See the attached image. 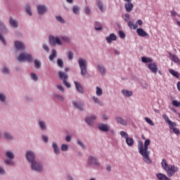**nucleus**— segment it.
<instances>
[{
	"mask_svg": "<svg viewBox=\"0 0 180 180\" xmlns=\"http://www.w3.org/2000/svg\"><path fill=\"white\" fill-rule=\"evenodd\" d=\"M124 7L127 12H131V11H133V8H134V5H133L131 1H130L129 3H126Z\"/></svg>",
	"mask_w": 180,
	"mask_h": 180,
	"instance_id": "dca6fc26",
	"label": "nucleus"
},
{
	"mask_svg": "<svg viewBox=\"0 0 180 180\" xmlns=\"http://www.w3.org/2000/svg\"><path fill=\"white\" fill-rule=\"evenodd\" d=\"M5 139H7V140H12L13 137L12 135H11L9 133L6 132L4 134Z\"/></svg>",
	"mask_w": 180,
	"mask_h": 180,
	"instance_id": "58836bf2",
	"label": "nucleus"
},
{
	"mask_svg": "<svg viewBox=\"0 0 180 180\" xmlns=\"http://www.w3.org/2000/svg\"><path fill=\"white\" fill-rule=\"evenodd\" d=\"M52 147L54 150L55 154H60V149L58 148V146H57V143H53Z\"/></svg>",
	"mask_w": 180,
	"mask_h": 180,
	"instance_id": "bb28decb",
	"label": "nucleus"
},
{
	"mask_svg": "<svg viewBox=\"0 0 180 180\" xmlns=\"http://www.w3.org/2000/svg\"><path fill=\"white\" fill-rule=\"evenodd\" d=\"M34 64H35L36 68H40V67H41V63H40V61L37 60H34Z\"/></svg>",
	"mask_w": 180,
	"mask_h": 180,
	"instance_id": "a19ab883",
	"label": "nucleus"
},
{
	"mask_svg": "<svg viewBox=\"0 0 180 180\" xmlns=\"http://www.w3.org/2000/svg\"><path fill=\"white\" fill-rule=\"evenodd\" d=\"M117 37L115 34H110L109 37H106L108 43H112V41H116Z\"/></svg>",
	"mask_w": 180,
	"mask_h": 180,
	"instance_id": "a211bd4d",
	"label": "nucleus"
},
{
	"mask_svg": "<svg viewBox=\"0 0 180 180\" xmlns=\"http://www.w3.org/2000/svg\"><path fill=\"white\" fill-rule=\"evenodd\" d=\"M88 162L89 164H91L92 165H99V163L98 162V160L96 158H94L92 156L89 158Z\"/></svg>",
	"mask_w": 180,
	"mask_h": 180,
	"instance_id": "f3484780",
	"label": "nucleus"
},
{
	"mask_svg": "<svg viewBox=\"0 0 180 180\" xmlns=\"http://www.w3.org/2000/svg\"><path fill=\"white\" fill-rule=\"evenodd\" d=\"M37 11L39 15H43L47 12V8L44 5H39L37 6Z\"/></svg>",
	"mask_w": 180,
	"mask_h": 180,
	"instance_id": "f8f14e48",
	"label": "nucleus"
},
{
	"mask_svg": "<svg viewBox=\"0 0 180 180\" xmlns=\"http://www.w3.org/2000/svg\"><path fill=\"white\" fill-rule=\"evenodd\" d=\"M170 129L173 130V132L174 133V134H179L180 133L179 129L178 128H174V127H172V129Z\"/></svg>",
	"mask_w": 180,
	"mask_h": 180,
	"instance_id": "c03bdc74",
	"label": "nucleus"
},
{
	"mask_svg": "<svg viewBox=\"0 0 180 180\" xmlns=\"http://www.w3.org/2000/svg\"><path fill=\"white\" fill-rule=\"evenodd\" d=\"M10 24L12 26V27H18V22L16 21V20H13V18L10 19Z\"/></svg>",
	"mask_w": 180,
	"mask_h": 180,
	"instance_id": "cd10ccee",
	"label": "nucleus"
},
{
	"mask_svg": "<svg viewBox=\"0 0 180 180\" xmlns=\"http://www.w3.org/2000/svg\"><path fill=\"white\" fill-rule=\"evenodd\" d=\"M169 58H171V60L173 61V63H175V64H180L179 58H178L176 55L169 53Z\"/></svg>",
	"mask_w": 180,
	"mask_h": 180,
	"instance_id": "9d476101",
	"label": "nucleus"
},
{
	"mask_svg": "<svg viewBox=\"0 0 180 180\" xmlns=\"http://www.w3.org/2000/svg\"><path fill=\"white\" fill-rule=\"evenodd\" d=\"M15 46L17 50H20V51L25 50V44H23L22 41H15Z\"/></svg>",
	"mask_w": 180,
	"mask_h": 180,
	"instance_id": "4468645a",
	"label": "nucleus"
},
{
	"mask_svg": "<svg viewBox=\"0 0 180 180\" xmlns=\"http://www.w3.org/2000/svg\"><path fill=\"white\" fill-rule=\"evenodd\" d=\"M100 11H101V12L103 11V4H102V2L101 1H98V4H97Z\"/></svg>",
	"mask_w": 180,
	"mask_h": 180,
	"instance_id": "09e8293b",
	"label": "nucleus"
},
{
	"mask_svg": "<svg viewBox=\"0 0 180 180\" xmlns=\"http://www.w3.org/2000/svg\"><path fill=\"white\" fill-rule=\"evenodd\" d=\"M26 158L27 161L31 164V168L33 171H37L40 172V171H43V166L40 165V163H37L34 161V153L32 151H27L26 154Z\"/></svg>",
	"mask_w": 180,
	"mask_h": 180,
	"instance_id": "f03ea898",
	"label": "nucleus"
},
{
	"mask_svg": "<svg viewBox=\"0 0 180 180\" xmlns=\"http://www.w3.org/2000/svg\"><path fill=\"white\" fill-rule=\"evenodd\" d=\"M94 27L96 30H102V25H101V22H96Z\"/></svg>",
	"mask_w": 180,
	"mask_h": 180,
	"instance_id": "473e14b6",
	"label": "nucleus"
},
{
	"mask_svg": "<svg viewBox=\"0 0 180 180\" xmlns=\"http://www.w3.org/2000/svg\"><path fill=\"white\" fill-rule=\"evenodd\" d=\"M39 126L42 130H46V124L43 121L39 122Z\"/></svg>",
	"mask_w": 180,
	"mask_h": 180,
	"instance_id": "4c0bfd02",
	"label": "nucleus"
},
{
	"mask_svg": "<svg viewBox=\"0 0 180 180\" xmlns=\"http://www.w3.org/2000/svg\"><path fill=\"white\" fill-rule=\"evenodd\" d=\"M128 26L129 27H130V29L134 30H136L138 27L137 24H134V22H133L132 21H129L128 22Z\"/></svg>",
	"mask_w": 180,
	"mask_h": 180,
	"instance_id": "2f4dec72",
	"label": "nucleus"
},
{
	"mask_svg": "<svg viewBox=\"0 0 180 180\" xmlns=\"http://www.w3.org/2000/svg\"><path fill=\"white\" fill-rule=\"evenodd\" d=\"M98 129L101 131H104L105 133H106V132H108L109 131L110 127L108 124H100L98 125Z\"/></svg>",
	"mask_w": 180,
	"mask_h": 180,
	"instance_id": "9b49d317",
	"label": "nucleus"
},
{
	"mask_svg": "<svg viewBox=\"0 0 180 180\" xmlns=\"http://www.w3.org/2000/svg\"><path fill=\"white\" fill-rule=\"evenodd\" d=\"M161 165L167 173V176L169 178H171V176H174L175 172H178V167L174 166V165H168V162L165 159H162Z\"/></svg>",
	"mask_w": 180,
	"mask_h": 180,
	"instance_id": "7ed1b4c3",
	"label": "nucleus"
},
{
	"mask_svg": "<svg viewBox=\"0 0 180 180\" xmlns=\"http://www.w3.org/2000/svg\"><path fill=\"white\" fill-rule=\"evenodd\" d=\"M126 143H127V146H129V147H131V146H133V144H134V139H133V138H130L128 136L126 139Z\"/></svg>",
	"mask_w": 180,
	"mask_h": 180,
	"instance_id": "4be33fe9",
	"label": "nucleus"
},
{
	"mask_svg": "<svg viewBox=\"0 0 180 180\" xmlns=\"http://www.w3.org/2000/svg\"><path fill=\"white\" fill-rule=\"evenodd\" d=\"M172 16H176L177 13H176V11H175L174 10H172L171 12H170Z\"/></svg>",
	"mask_w": 180,
	"mask_h": 180,
	"instance_id": "338daca9",
	"label": "nucleus"
},
{
	"mask_svg": "<svg viewBox=\"0 0 180 180\" xmlns=\"http://www.w3.org/2000/svg\"><path fill=\"white\" fill-rule=\"evenodd\" d=\"M2 72H4V74H9V69H8L7 68H4L2 70Z\"/></svg>",
	"mask_w": 180,
	"mask_h": 180,
	"instance_id": "4d7b16f0",
	"label": "nucleus"
},
{
	"mask_svg": "<svg viewBox=\"0 0 180 180\" xmlns=\"http://www.w3.org/2000/svg\"><path fill=\"white\" fill-rule=\"evenodd\" d=\"M6 157H7V158H9V160H13V158H15V155H13V153L11 151H8L6 153Z\"/></svg>",
	"mask_w": 180,
	"mask_h": 180,
	"instance_id": "c756f323",
	"label": "nucleus"
},
{
	"mask_svg": "<svg viewBox=\"0 0 180 180\" xmlns=\"http://www.w3.org/2000/svg\"><path fill=\"white\" fill-rule=\"evenodd\" d=\"M6 99V97H5V96L3 94H0V101H1V102H4Z\"/></svg>",
	"mask_w": 180,
	"mask_h": 180,
	"instance_id": "864d4df0",
	"label": "nucleus"
},
{
	"mask_svg": "<svg viewBox=\"0 0 180 180\" xmlns=\"http://www.w3.org/2000/svg\"><path fill=\"white\" fill-rule=\"evenodd\" d=\"M122 92L123 95H124L125 96H127L128 98H129V96H131L133 95L132 91H128L126 89H123Z\"/></svg>",
	"mask_w": 180,
	"mask_h": 180,
	"instance_id": "393cba45",
	"label": "nucleus"
},
{
	"mask_svg": "<svg viewBox=\"0 0 180 180\" xmlns=\"http://www.w3.org/2000/svg\"><path fill=\"white\" fill-rule=\"evenodd\" d=\"M120 136L121 137H123L125 139L129 137V134L124 131H122L120 132Z\"/></svg>",
	"mask_w": 180,
	"mask_h": 180,
	"instance_id": "f704fd0d",
	"label": "nucleus"
},
{
	"mask_svg": "<svg viewBox=\"0 0 180 180\" xmlns=\"http://www.w3.org/2000/svg\"><path fill=\"white\" fill-rule=\"evenodd\" d=\"M177 89L180 91V82H177Z\"/></svg>",
	"mask_w": 180,
	"mask_h": 180,
	"instance_id": "774afa93",
	"label": "nucleus"
},
{
	"mask_svg": "<svg viewBox=\"0 0 180 180\" xmlns=\"http://www.w3.org/2000/svg\"><path fill=\"white\" fill-rule=\"evenodd\" d=\"M43 49H44V50H45V51H47V53H49V51H50V49L49 48V46L46 44L43 45Z\"/></svg>",
	"mask_w": 180,
	"mask_h": 180,
	"instance_id": "5fc2aeb1",
	"label": "nucleus"
},
{
	"mask_svg": "<svg viewBox=\"0 0 180 180\" xmlns=\"http://www.w3.org/2000/svg\"><path fill=\"white\" fill-rule=\"evenodd\" d=\"M77 144H79V146H82V148H85V146L84 145V143L82 142H81V141L78 140Z\"/></svg>",
	"mask_w": 180,
	"mask_h": 180,
	"instance_id": "680f3d73",
	"label": "nucleus"
},
{
	"mask_svg": "<svg viewBox=\"0 0 180 180\" xmlns=\"http://www.w3.org/2000/svg\"><path fill=\"white\" fill-rule=\"evenodd\" d=\"M68 57L69 60H72V58H74V53L72 51H70Z\"/></svg>",
	"mask_w": 180,
	"mask_h": 180,
	"instance_id": "3c124183",
	"label": "nucleus"
},
{
	"mask_svg": "<svg viewBox=\"0 0 180 180\" xmlns=\"http://www.w3.org/2000/svg\"><path fill=\"white\" fill-rule=\"evenodd\" d=\"M73 12L75 13V15H77V13L79 12V8L77 6H73Z\"/></svg>",
	"mask_w": 180,
	"mask_h": 180,
	"instance_id": "37998d69",
	"label": "nucleus"
},
{
	"mask_svg": "<svg viewBox=\"0 0 180 180\" xmlns=\"http://www.w3.org/2000/svg\"><path fill=\"white\" fill-rule=\"evenodd\" d=\"M55 40H56V44H59V46H60L61 40L60 39V38L56 37V38H55Z\"/></svg>",
	"mask_w": 180,
	"mask_h": 180,
	"instance_id": "6e6d98bb",
	"label": "nucleus"
},
{
	"mask_svg": "<svg viewBox=\"0 0 180 180\" xmlns=\"http://www.w3.org/2000/svg\"><path fill=\"white\" fill-rule=\"evenodd\" d=\"M57 57V51L56 49L52 50L51 54L49 56L50 61H53L54 58Z\"/></svg>",
	"mask_w": 180,
	"mask_h": 180,
	"instance_id": "5701e85b",
	"label": "nucleus"
},
{
	"mask_svg": "<svg viewBox=\"0 0 180 180\" xmlns=\"http://www.w3.org/2000/svg\"><path fill=\"white\" fill-rule=\"evenodd\" d=\"M57 88H58V89H59V91H61L62 92H64V87H63V86L58 85Z\"/></svg>",
	"mask_w": 180,
	"mask_h": 180,
	"instance_id": "e2e57ef3",
	"label": "nucleus"
},
{
	"mask_svg": "<svg viewBox=\"0 0 180 180\" xmlns=\"http://www.w3.org/2000/svg\"><path fill=\"white\" fill-rule=\"evenodd\" d=\"M115 120L117 123H120V124H122V126H127V121L120 117H116Z\"/></svg>",
	"mask_w": 180,
	"mask_h": 180,
	"instance_id": "6ab92c4d",
	"label": "nucleus"
},
{
	"mask_svg": "<svg viewBox=\"0 0 180 180\" xmlns=\"http://www.w3.org/2000/svg\"><path fill=\"white\" fill-rule=\"evenodd\" d=\"M0 40H1V41L6 44V41H5V38L0 34Z\"/></svg>",
	"mask_w": 180,
	"mask_h": 180,
	"instance_id": "0e129e2a",
	"label": "nucleus"
},
{
	"mask_svg": "<svg viewBox=\"0 0 180 180\" xmlns=\"http://www.w3.org/2000/svg\"><path fill=\"white\" fill-rule=\"evenodd\" d=\"M96 94L97 96H102L103 94V91L101 89V87L96 86Z\"/></svg>",
	"mask_w": 180,
	"mask_h": 180,
	"instance_id": "c85d7f7f",
	"label": "nucleus"
},
{
	"mask_svg": "<svg viewBox=\"0 0 180 180\" xmlns=\"http://www.w3.org/2000/svg\"><path fill=\"white\" fill-rule=\"evenodd\" d=\"M58 76L60 79H62L63 81V84L67 86V88H71V84L67 82V79H68V75L65 74L63 72H58Z\"/></svg>",
	"mask_w": 180,
	"mask_h": 180,
	"instance_id": "423d86ee",
	"label": "nucleus"
},
{
	"mask_svg": "<svg viewBox=\"0 0 180 180\" xmlns=\"http://www.w3.org/2000/svg\"><path fill=\"white\" fill-rule=\"evenodd\" d=\"M56 20L60 23H65V21L63 20V17L61 16H56Z\"/></svg>",
	"mask_w": 180,
	"mask_h": 180,
	"instance_id": "49530a36",
	"label": "nucleus"
},
{
	"mask_svg": "<svg viewBox=\"0 0 180 180\" xmlns=\"http://www.w3.org/2000/svg\"><path fill=\"white\" fill-rule=\"evenodd\" d=\"M169 73L173 75V77H175L176 78H179V73L174 70H169Z\"/></svg>",
	"mask_w": 180,
	"mask_h": 180,
	"instance_id": "7c9ffc66",
	"label": "nucleus"
},
{
	"mask_svg": "<svg viewBox=\"0 0 180 180\" xmlns=\"http://www.w3.org/2000/svg\"><path fill=\"white\" fill-rule=\"evenodd\" d=\"M18 61H28V63H33V58L28 53H22L18 57Z\"/></svg>",
	"mask_w": 180,
	"mask_h": 180,
	"instance_id": "20e7f679",
	"label": "nucleus"
},
{
	"mask_svg": "<svg viewBox=\"0 0 180 180\" xmlns=\"http://www.w3.org/2000/svg\"><path fill=\"white\" fill-rule=\"evenodd\" d=\"M75 85L77 92H79V94H84V89L82 88L81 84L78 83L77 82H75Z\"/></svg>",
	"mask_w": 180,
	"mask_h": 180,
	"instance_id": "aec40b11",
	"label": "nucleus"
},
{
	"mask_svg": "<svg viewBox=\"0 0 180 180\" xmlns=\"http://www.w3.org/2000/svg\"><path fill=\"white\" fill-rule=\"evenodd\" d=\"M98 70L102 75H105V74H106V70H105V68H103V66L98 65Z\"/></svg>",
	"mask_w": 180,
	"mask_h": 180,
	"instance_id": "a878e982",
	"label": "nucleus"
},
{
	"mask_svg": "<svg viewBox=\"0 0 180 180\" xmlns=\"http://www.w3.org/2000/svg\"><path fill=\"white\" fill-rule=\"evenodd\" d=\"M141 61L142 63H153V58H148V57H146V56H143L141 58Z\"/></svg>",
	"mask_w": 180,
	"mask_h": 180,
	"instance_id": "b1692460",
	"label": "nucleus"
},
{
	"mask_svg": "<svg viewBox=\"0 0 180 180\" xmlns=\"http://www.w3.org/2000/svg\"><path fill=\"white\" fill-rule=\"evenodd\" d=\"M42 140H44V141L45 143H48L49 142V138L44 135L42 136Z\"/></svg>",
	"mask_w": 180,
	"mask_h": 180,
	"instance_id": "052dcab7",
	"label": "nucleus"
},
{
	"mask_svg": "<svg viewBox=\"0 0 180 180\" xmlns=\"http://www.w3.org/2000/svg\"><path fill=\"white\" fill-rule=\"evenodd\" d=\"M31 78L33 81H37L38 79L37 75L34 73H31Z\"/></svg>",
	"mask_w": 180,
	"mask_h": 180,
	"instance_id": "de8ad7c7",
	"label": "nucleus"
},
{
	"mask_svg": "<svg viewBox=\"0 0 180 180\" xmlns=\"http://www.w3.org/2000/svg\"><path fill=\"white\" fill-rule=\"evenodd\" d=\"M79 67L81 70V75H86L88 70H86V60L83 58L79 59Z\"/></svg>",
	"mask_w": 180,
	"mask_h": 180,
	"instance_id": "39448f33",
	"label": "nucleus"
},
{
	"mask_svg": "<svg viewBox=\"0 0 180 180\" xmlns=\"http://www.w3.org/2000/svg\"><path fill=\"white\" fill-rule=\"evenodd\" d=\"M173 106H175L176 108H179L180 106V102L179 101H176V100H174L172 102Z\"/></svg>",
	"mask_w": 180,
	"mask_h": 180,
	"instance_id": "c9c22d12",
	"label": "nucleus"
},
{
	"mask_svg": "<svg viewBox=\"0 0 180 180\" xmlns=\"http://www.w3.org/2000/svg\"><path fill=\"white\" fill-rule=\"evenodd\" d=\"M96 120V116L95 115H93L90 117H87L85 119L86 122L87 123V124H89V126H91V124H94Z\"/></svg>",
	"mask_w": 180,
	"mask_h": 180,
	"instance_id": "1a4fd4ad",
	"label": "nucleus"
},
{
	"mask_svg": "<svg viewBox=\"0 0 180 180\" xmlns=\"http://www.w3.org/2000/svg\"><path fill=\"white\" fill-rule=\"evenodd\" d=\"M162 117L165 120V122H167V123H168L169 126H170V129H172V127H175V126H176V123L173 122L172 121H171L169 120V117H168L167 116V114H163Z\"/></svg>",
	"mask_w": 180,
	"mask_h": 180,
	"instance_id": "6e6552de",
	"label": "nucleus"
},
{
	"mask_svg": "<svg viewBox=\"0 0 180 180\" xmlns=\"http://www.w3.org/2000/svg\"><path fill=\"white\" fill-rule=\"evenodd\" d=\"M5 164H6V165H13V162L9 160H6Z\"/></svg>",
	"mask_w": 180,
	"mask_h": 180,
	"instance_id": "13d9d810",
	"label": "nucleus"
},
{
	"mask_svg": "<svg viewBox=\"0 0 180 180\" xmlns=\"http://www.w3.org/2000/svg\"><path fill=\"white\" fill-rule=\"evenodd\" d=\"M150 143L151 141L150 139H146L144 143L141 141L138 142V150L146 164H151L152 162L150 158V151H148V146H150Z\"/></svg>",
	"mask_w": 180,
	"mask_h": 180,
	"instance_id": "f257e3e1",
	"label": "nucleus"
},
{
	"mask_svg": "<svg viewBox=\"0 0 180 180\" xmlns=\"http://www.w3.org/2000/svg\"><path fill=\"white\" fill-rule=\"evenodd\" d=\"M136 33L141 37H147L148 36V33L146 32V31H144V30L141 28H138L136 30Z\"/></svg>",
	"mask_w": 180,
	"mask_h": 180,
	"instance_id": "2eb2a0df",
	"label": "nucleus"
},
{
	"mask_svg": "<svg viewBox=\"0 0 180 180\" xmlns=\"http://www.w3.org/2000/svg\"><path fill=\"white\" fill-rule=\"evenodd\" d=\"M156 176L159 180H170L169 178L167 176V175L162 173L157 174Z\"/></svg>",
	"mask_w": 180,
	"mask_h": 180,
	"instance_id": "412c9836",
	"label": "nucleus"
},
{
	"mask_svg": "<svg viewBox=\"0 0 180 180\" xmlns=\"http://www.w3.org/2000/svg\"><path fill=\"white\" fill-rule=\"evenodd\" d=\"M56 98L57 99H58V101H64V97H63L62 96L57 95Z\"/></svg>",
	"mask_w": 180,
	"mask_h": 180,
	"instance_id": "69168bd1",
	"label": "nucleus"
},
{
	"mask_svg": "<svg viewBox=\"0 0 180 180\" xmlns=\"http://www.w3.org/2000/svg\"><path fill=\"white\" fill-rule=\"evenodd\" d=\"M72 103L76 109H78L79 110H84V103L79 101H73Z\"/></svg>",
	"mask_w": 180,
	"mask_h": 180,
	"instance_id": "ddd939ff",
	"label": "nucleus"
},
{
	"mask_svg": "<svg viewBox=\"0 0 180 180\" xmlns=\"http://www.w3.org/2000/svg\"><path fill=\"white\" fill-rule=\"evenodd\" d=\"M26 12L30 15V16H32V11H30V6L27 5L25 7Z\"/></svg>",
	"mask_w": 180,
	"mask_h": 180,
	"instance_id": "ea45409f",
	"label": "nucleus"
},
{
	"mask_svg": "<svg viewBox=\"0 0 180 180\" xmlns=\"http://www.w3.org/2000/svg\"><path fill=\"white\" fill-rule=\"evenodd\" d=\"M148 68H149L150 71L151 72H153V74H157L158 72V65L155 63H150L148 64Z\"/></svg>",
	"mask_w": 180,
	"mask_h": 180,
	"instance_id": "0eeeda50",
	"label": "nucleus"
},
{
	"mask_svg": "<svg viewBox=\"0 0 180 180\" xmlns=\"http://www.w3.org/2000/svg\"><path fill=\"white\" fill-rule=\"evenodd\" d=\"M49 41L52 46H54L56 44V37L53 36L49 37Z\"/></svg>",
	"mask_w": 180,
	"mask_h": 180,
	"instance_id": "72a5a7b5",
	"label": "nucleus"
},
{
	"mask_svg": "<svg viewBox=\"0 0 180 180\" xmlns=\"http://www.w3.org/2000/svg\"><path fill=\"white\" fill-rule=\"evenodd\" d=\"M62 151H68V146L65 144H63L61 146Z\"/></svg>",
	"mask_w": 180,
	"mask_h": 180,
	"instance_id": "8fccbe9b",
	"label": "nucleus"
},
{
	"mask_svg": "<svg viewBox=\"0 0 180 180\" xmlns=\"http://www.w3.org/2000/svg\"><path fill=\"white\" fill-rule=\"evenodd\" d=\"M85 13H86V15H89L91 13V8H89V7H86L85 8Z\"/></svg>",
	"mask_w": 180,
	"mask_h": 180,
	"instance_id": "bf43d9fd",
	"label": "nucleus"
},
{
	"mask_svg": "<svg viewBox=\"0 0 180 180\" xmlns=\"http://www.w3.org/2000/svg\"><path fill=\"white\" fill-rule=\"evenodd\" d=\"M58 65L60 67V68H63L64 67V62L61 59H58Z\"/></svg>",
	"mask_w": 180,
	"mask_h": 180,
	"instance_id": "79ce46f5",
	"label": "nucleus"
},
{
	"mask_svg": "<svg viewBox=\"0 0 180 180\" xmlns=\"http://www.w3.org/2000/svg\"><path fill=\"white\" fill-rule=\"evenodd\" d=\"M93 101L95 102V103H98V105H101V103H102V102L99 101V98H98V97L96 96L93 97Z\"/></svg>",
	"mask_w": 180,
	"mask_h": 180,
	"instance_id": "a18cd8bd",
	"label": "nucleus"
},
{
	"mask_svg": "<svg viewBox=\"0 0 180 180\" xmlns=\"http://www.w3.org/2000/svg\"><path fill=\"white\" fill-rule=\"evenodd\" d=\"M145 120L147 123H148V124H150V126H154V122H153V121L148 118V117H145Z\"/></svg>",
	"mask_w": 180,
	"mask_h": 180,
	"instance_id": "e433bc0d",
	"label": "nucleus"
},
{
	"mask_svg": "<svg viewBox=\"0 0 180 180\" xmlns=\"http://www.w3.org/2000/svg\"><path fill=\"white\" fill-rule=\"evenodd\" d=\"M119 35L121 39H124V37H126V34H124L123 31H119Z\"/></svg>",
	"mask_w": 180,
	"mask_h": 180,
	"instance_id": "603ef678",
	"label": "nucleus"
}]
</instances>
